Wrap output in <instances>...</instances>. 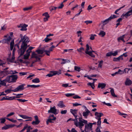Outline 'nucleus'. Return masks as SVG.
<instances>
[{
	"label": "nucleus",
	"instance_id": "nucleus-1",
	"mask_svg": "<svg viewBox=\"0 0 132 132\" xmlns=\"http://www.w3.org/2000/svg\"><path fill=\"white\" fill-rule=\"evenodd\" d=\"M70 111L75 118V119L72 120L74 121V124L76 127H79L80 129L81 130V128L84 126V123H87V121L83 119L82 118L81 115L80 117L77 115V110H73L71 109L70 110Z\"/></svg>",
	"mask_w": 132,
	"mask_h": 132
},
{
	"label": "nucleus",
	"instance_id": "nucleus-2",
	"mask_svg": "<svg viewBox=\"0 0 132 132\" xmlns=\"http://www.w3.org/2000/svg\"><path fill=\"white\" fill-rule=\"evenodd\" d=\"M29 38L26 35H24L19 41V43L22 42V43L20 49L18 50V54L19 57H20L23 55L26 51V50L28 46L27 44L29 42Z\"/></svg>",
	"mask_w": 132,
	"mask_h": 132
},
{
	"label": "nucleus",
	"instance_id": "nucleus-3",
	"mask_svg": "<svg viewBox=\"0 0 132 132\" xmlns=\"http://www.w3.org/2000/svg\"><path fill=\"white\" fill-rule=\"evenodd\" d=\"M56 119V117H54V114H50L46 121L47 124L48 125L49 123H54V121H55Z\"/></svg>",
	"mask_w": 132,
	"mask_h": 132
},
{
	"label": "nucleus",
	"instance_id": "nucleus-4",
	"mask_svg": "<svg viewBox=\"0 0 132 132\" xmlns=\"http://www.w3.org/2000/svg\"><path fill=\"white\" fill-rule=\"evenodd\" d=\"M25 85V84H22L21 85H19L16 88L13 90H12V91L14 92H16L19 91H22L24 89V86Z\"/></svg>",
	"mask_w": 132,
	"mask_h": 132
},
{
	"label": "nucleus",
	"instance_id": "nucleus-5",
	"mask_svg": "<svg viewBox=\"0 0 132 132\" xmlns=\"http://www.w3.org/2000/svg\"><path fill=\"white\" fill-rule=\"evenodd\" d=\"M48 113H52L55 115H56L58 113L57 111V109L55 106L51 107L50 110H48Z\"/></svg>",
	"mask_w": 132,
	"mask_h": 132
},
{
	"label": "nucleus",
	"instance_id": "nucleus-6",
	"mask_svg": "<svg viewBox=\"0 0 132 132\" xmlns=\"http://www.w3.org/2000/svg\"><path fill=\"white\" fill-rule=\"evenodd\" d=\"M84 108L85 109V111H84L82 113V114L83 116L84 117L85 119H87V117L89 115V114L90 113V111L87 109L86 106H84Z\"/></svg>",
	"mask_w": 132,
	"mask_h": 132
},
{
	"label": "nucleus",
	"instance_id": "nucleus-7",
	"mask_svg": "<svg viewBox=\"0 0 132 132\" xmlns=\"http://www.w3.org/2000/svg\"><path fill=\"white\" fill-rule=\"evenodd\" d=\"M32 129L31 126H28V125L27 124H26L24 126L23 128L19 132H23L25 129H27L26 132H30V130Z\"/></svg>",
	"mask_w": 132,
	"mask_h": 132
},
{
	"label": "nucleus",
	"instance_id": "nucleus-8",
	"mask_svg": "<svg viewBox=\"0 0 132 132\" xmlns=\"http://www.w3.org/2000/svg\"><path fill=\"white\" fill-rule=\"evenodd\" d=\"M28 27V25L24 24H20L17 25L18 28H21L20 29L21 31H26L27 30V27Z\"/></svg>",
	"mask_w": 132,
	"mask_h": 132
},
{
	"label": "nucleus",
	"instance_id": "nucleus-9",
	"mask_svg": "<svg viewBox=\"0 0 132 132\" xmlns=\"http://www.w3.org/2000/svg\"><path fill=\"white\" fill-rule=\"evenodd\" d=\"M84 124H86L85 126V131H86L87 129V130H88L89 131H90L92 130V127L93 126L92 125V123H89L87 124V123H84Z\"/></svg>",
	"mask_w": 132,
	"mask_h": 132
},
{
	"label": "nucleus",
	"instance_id": "nucleus-10",
	"mask_svg": "<svg viewBox=\"0 0 132 132\" xmlns=\"http://www.w3.org/2000/svg\"><path fill=\"white\" fill-rule=\"evenodd\" d=\"M43 16H45L43 19V20L44 22H46L48 20V19L50 17V15L47 12H45L43 14Z\"/></svg>",
	"mask_w": 132,
	"mask_h": 132
},
{
	"label": "nucleus",
	"instance_id": "nucleus-11",
	"mask_svg": "<svg viewBox=\"0 0 132 132\" xmlns=\"http://www.w3.org/2000/svg\"><path fill=\"white\" fill-rule=\"evenodd\" d=\"M103 115L102 113H100L97 112L95 113V115L96 116L95 118L96 119H101V117Z\"/></svg>",
	"mask_w": 132,
	"mask_h": 132
},
{
	"label": "nucleus",
	"instance_id": "nucleus-12",
	"mask_svg": "<svg viewBox=\"0 0 132 132\" xmlns=\"http://www.w3.org/2000/svg\"><path fill=\"white\" fill-rule=\"evenodd\" d=\"M12 82H14L16 81L18 77L17 75H11Z\"/></svg>",
	"mask_w": 132,
	"mask_h": 132
},
{
	"label": "nucleus",
	"instance_id": "nucleus-13",
	"mask_svg": "<svg viewBox=\"0 0 132 132\" xmlns=\"http://www.w3.org/2000/svg\"><path fill=\"white\" fill-rule=\"evenodd\" d=\"M110 21V18H108L102 21L101 23L103 24V26L107 24Z\"/></svg>",
	"mask_w": 132,
	"mask_h": 132
},
{
	"label": "nucleus",
	"instance_id": "nucleus-14",
	"mask_svg": "<svg viewBox=\"0 0 132 132\" xmlns=\"http://www.w3.org/2000/svg\"><path fill=\"white\" fill-rule=\"evenodd\" d=\"M132 84V81L129 79L127 78L125 82V84L126 86H129Z\"/></svg>",
	"mask_w": 132,
	"mask_h": 132
},
{
	"label": "nucleus",
	"instance_id": "nucleus-15",
	"mask_svg": "<svg viewBox=\"0 0 132 132\" xmlns=\"http://www.w3.org/2000/svg\"><path fill=\"white\" fill-rule=\"evenodd\" d=\"M14 125H6L5 126L3 127L2 128V130H6L14 127Z\"/></svg>",
	"mask_w": 132,
	"mask_h": 132
},
{
	"label": "nucleus",
	"instance_id": "nucleus-16",
	"mask_svg": "<svg viewBox=\"0 0 132 132\" xmlns=\"http://www.w3.org/2000/svg\"><path fill=\"white\" fill-rule=\"evenodd\" d=\"M106 84L105 83H98V87L101 88L102 89L104 88L106 86Z\"/></svg>",
	"mask_w": 132,
	"mask_h": 132
},
{
	"label": "nucleus",
	"instance_id": "nucleus-17",
	"mask_svg": "<svg viewBox=\"0 0 132 132\" xmlns=\"http://www.w3.org/2000/svg\"><path fill=\"white\" fill-rule=\"evenodd\" d=\"M125 35H123L122 36H121L119 37L117 39V40L118 42H120V40H122L124 43L125 42V41L124 39V37L125 36Z\"/></svg>",
	"mask_w": 132,
	"mask_h": 132
},
{
	"label": "nucleus",
	"instance_id": "nucleus-18",
	"mask_svg": "<svg viewBox=\"0 0 132 132\" xmlns=\"http://www.w3.org/2000/svg\"><path fill=\"white\" fill-rule=\"evenodd\" d=\"M124 72L123 71H122L120 69H119L118 71L112 74L111 75L112 76H115L118 73L121 74L123 73Z\"/></svg>",
	"mask_w": 132,
	"mask_h": 132
},
{
	"label": "nucleus",
	"instance_id": "nucleus-19",
	"mask_svg": "<svg viewBox=\"0 0 132 132\" xmlns=\"http://www.w3.org/2000/svg\"><path fill=\"white\" fill-rule=\"evenodd\" d=\"M110 89H111L110 92L111 95L113 97H117V96L115 94L114 89L113 88H110Z\"/></svg>",
	"mask_w": 132,
	"mask_h": 132
},
{
	"label": "nucleus",
	"instance_id": "nucleus-20",
	"mask_svg": "<svg viewBox=\"0 0 132 132\" xmlns=\"http://www.w3.org/2000/svg\"><path fill=\"white\" fill-rule=\"evenodd\" d=\"M57 105L61 108H64L65 107V105L63 104V102L62 101H60Z\"/></svg>",
	"mask_w": 132,
	"mask_h": 132
},
{
	"label": "nucleus",
	"instance_id": "nucleus-21",
	"mask_svg": "<svg viewBox=\"0 0 132 132\" xmlns=\"http://www.w3.org/2000/svg\"><path fill=\"white\" fill-rule=\"evenodd\" d=\"M40 86V85H27V87H30L32 88H36L39 87Z\"/></svg>",
	"mask_w": 132,
	"mask_h": 132
},
{
	"label": "nucleus",
	"instance_id": "nucleus-22",
	"mask_svg": "<svg viewBox=\"0 0 132 132\" xmlns=\"http://www.w3.org/2000/svg\"><path fill=\"white\" fill-rule=\"evenodd\" d=\"M51 72L53 73V75H54V76L55 75H59L61 73V70H59V71H52Z\"/></svg>",
	"mask_w": 132,
	"mask_h": 132
},
{
	"label": "nucleus",
	"instance_id": "nucleus-23",
	"mask_svg": "<svg viewBox=\"0 0 132 132\" xmlns=\"http://www.w3.org/2000/svg\"><path fill=\"white\" fill-rule=\"evenodd\" d=\"M6 81L9 82H11V75L7 76L5 79Z\"/></svg>",
	"mask_w": 132,
	"mask_h": 132
},
{
	"label": "nucleus",
	"instance_id": "nucleus-24",
	"mask_svg": "<svg viewBox=\"0 0 132 132\" xmlns=\"http://www.w3.org/2000/svg\"><path fill=\"white\" fill-rule=\"evenodd\" d=\"M19 116L21 117L22 118L24 119H28L29 118H31L30 117H29L25 115H23L21 114H19Z\"/></svg>",
	"mask_w": 132,
	"mask_h": 132
},
{
	"label": "nucleus",
	"instance_id": "nucleus-25",
	"mask_svg": "<svg viewBox=\"0 0 132 132\" xmlns=\"http://www.w3.org/2000/svg\"><path fill=\"white\" fill-rule=\"evenodd\" d=\"M105 32L104 31L101 30L100 31V32L99 34V35L103 37L105 35Z\"/></svg>",
	"mask_w": 132,
	"mask_h": 132
},
{
	"label": "nucleus",
	"instance_id": "nucleus-26",
	"mask_svg": "<svg viewBox=\"0 0 132 132\" xmlns=\"http://www.w3.org/2000/svg\"><path fill=\"white\" fill-rule=\"evenodd\" d=\"M122 57V56L120 55L119 57L117 58L114 57L113 58V61H119Z\"/></svg>",
	"mask_w": 132,
	"mask_h": 132
},
{
	"label": "nucleus",
	"instance_id": "nucleus-27",
	"mask_svg": "<svg viewBox=\"0 0 132 132\" xmlns=\"http://www.w3.org/2000/svg\"><path fill=\"white\" fill-rule=\"evenodd\" d=\"M34 48V47L32 46L30 47L26 51L27 53L30 54V53L31 52L32 50Z\"/></svg>",
	"mask_w": 132,
	"mask_h": 132
},
{
	"label": "nucleus",
	"instance_id": "nucleus-28",
	"mask_svg": "<svg viewBox=\"0 0 132 132\" xmlns=\"http://www.w3.org/2000/svg\"><path fill=\"white\" fill-rule=\"evenodd\" d=\"M32 82L35 83H38L40 82V81L39 79L38 78H36L33 79L32 80Z\"/></svg>",
	"mask_w": 132,
	"mask_h": 132
},
{
	"label": "nucleus",
	"instance_id": "nucleus-29",
	"mask_svg": "<svg viewBox=\"0 0 132 132\" xmlns=\"http://www.w3.org/2000/svg\"><path fill=\"white\" fill-rule=\"evenodd\" d=\"M111 52V56L113 55L114 56H115L118 54V50H116L115 51L114 53L112 51Z\"/></svg>",
	"mask_w": 132,
	"mask_h": 132
},
{
	"label": "nucleus",
	"instance_id": "nucleus-30",
	"mask_svg": "<svg viewBox=\"0 0 132 132\" xmlns=\"http://www.w3.org/2000/svg\"><path fill=\"white\" fill-rule=\"evenodd\" d=\"M87 85L89 86H90L93 89H94L95 87L94 82H93V83H92L90 82L88 83Z\"/></svg>",
	"mask_w": 132,
	"mask_h": 132
},
{
	"label": "nucleus",
	"instance_id": "nucleus-31",
	"mask_svg": "<svg viewBox=\"0 0 132 132\" xmlns=\"http://www.w3.org/2000/svg\"><path fill=\"white\" fill-rule=\"evenodd\" d=\"M12 39V37L10 36H9L7 38L5 39L6 43L9 44Z\"/></svg>",
	"mask_w": 132,
	"mask_h": 132
},
{
	"label": "nucleus",
	"instance_id": "nucleus-32",
	"mask_svg": "<svg viewBox=\"0 0 132 132\" xmlns=\"http://www.w3.org/2000/svg\"><path fill=\"white\" fill-rule=\"evenodd\" d=\"M129 16V14H128V13L127 12L126 13H123L121 15V17H125L126 18H127L128 16Z\"/></svg>",
	"mask_w": 132,
	"mask_h": 132
},
{
	"label": "nucleus",
	"instance_id": "nucleus-33",
	"mask_svg": "<svg viewBox=\"0 0 132 132\" xmlns=\"http://www.w3.org/2000/svg\"><path fill=\"white\" fill-rule=\"evenodd\" d=\"M3 73L4 75H7L9 74H11V71L6 70H5L4 71Z\"/></svg>",
	"mask_w": 132,
	"mask_h": 132
},
{
	"label": "nucleus",
	"instance_id": "nucleus-34",
	"mask_svg": "<svg viewBox=\"0 0 132 132\" xmlns=\"http://www.w3.org/2000/svg\"><path fill=\"white\" fill-rule=\"evenodd\" d=\"M30 55V54L26 53L24 55V59H28Z\"/></svg>",
	"mask_w": 132,
	"mask_h": 132
},
{
	"label": "nucleus",
	"instance_id": "nucleus-35",
	"mask_svg": "<svg viewBox=\"0 0 132 132\" xmlns=\"http://www.w3.org/2000/svg\"><path fill=\"white\" fill-rule=\"evenodd\" d=\"M86 51L85 52V53L86 54L87 53V52H88L89 51H88V50H89V45L88 44H87L86 45Z\"/></svg>",
	"mask_w": 132,
	"mask_h": 132
},
{
	"label": "nucleus",
	"instance_id": "nucleus-36",
	"mask_svg": "<svg viewBox=\"0 0 132 132\" xmlns=\"http://www.w3.org/2000/svg\"><path fill=\"white\" fill-rule=\"evenodd\" d=\"M125 5H124L123 6L120 7L119 8V9L115 11V12H114V13L115 14H119L118 13H117V12L119 11L121 9L123 8L124 7H125Z\"/></svg>",
	"mask_w": 132,
	"mask_h": 132
},
{
	"label": "nucleus",
	"instance_id": "nucleus-37",
	"mask_svg": "<svg viewBox=\"0 0 132 132\" xmlns=\"http://www.w3.org/2000/svg\"><path fill=\"white\" fill-rule=\"evenodd\" d=\"M32 8V6H30L29 7L24 8L23 9V10L24 11H27L31 9Z\"/></svg>",
	"mask_w": 132,
	"mask_h": 132
},
{
	"label": "nucleus",
	"instance_id": "nucleus-38",
	"mask_svg": "<svg viewBox=\"0 0 132 132\" xmlns=\"http://www.w3.org/2000/svg\"><path fill=\"white\" fill-rule=\"evenodd\" d=\"M16 100L19 101L20 102L24 103L25 102L27 101L28 100L25 99H18Z\"/></svg>",
	"mask_w": 132,
	"mask_h": 132
},
{
	"label": "nucleus",
	"instance_id": "nucleus-39",
	"mask_svg": "<svg viewBox=\"0 0 132 132\" xmlns=\"http://www.w3.org/2000/svg\"><path fill=\"white\" fill-rule=\"evenodd\" d=\"M36 52L38 54H42L44 53V51L42 50H38L36 51Z\"/></svg>",
	"mask_w": 132,
	"mask_h": 132
},
{
	"label": "nucleus",
	"instance_id": "nucleus-40",
	"mask_svg": "<svg viewBox=\"0 0 132 132\" xmlns=\"http://www.w3.org/2000/svg\"><path fill=\"white\" fill-rule=\"evenodd\" d=\"M40 122V121H33L32 123V124L33 125H37Z\"/></svg>",
	"mask_w": 132,
	"mask_h": 132
},
{
	"label": "nucleus",
	"instance_id": "nucleus-41",
	"mask_svg": "<svg viewBox=\"0 0 132 132\" xmlns=\"http://www.w3.org/2000/svg\"><path fill=\"white\" fill-rule=\"evenodd\" d=\"M86 54H88L93 57H95V56L91 52H87V53Z\"/></svg>",
	"mask_w": 132,
	"mask_h": 132
},
{
	"label": "nucleus",
	"instance_id": "nucleus-42",
	"mask_svg": "<svg viewBox=\"0 0 132 132\" xmlns=\"http://www.w3.org/2000/svg\"><path fill=\"white\" fill-rule=\"evenodd\" d=\"M77 51L79 52H82V51H84V49L82 47H81L79 49H78Z\"/></svg>",
	"mask_w": 132,
	"mask_h": 132
},
{
	"label": "nucleus",
	"instance_id": "nucleus-43",
	"mask_svg": "<svg viewBox=\"0 0 132 132\" xmlns=\"http://www.w3.org/2000/svg\"><path fill=\"white\" fill-rule=\"evenodd\" d=\"M57 8V7L54 6H52L49 8L50 10L51 11L53 10H56Z\"/></svg>",
	"mask_w": 132,
	"mask_h": 132
},
{
	"label": "nucleus",
	"instance_id": "nucleus-44",
	"mask_svg": "<svg viewBox=\"0 0 132 132\" xmlns=\"http://www.w3.org/2000/svg\"><path fill=\"white\" fill-rule=\"evenodd\" d=\"M6 81L5 80H3L1 81V86L2 85H3L4 86L6 85V83L5 82V81Z\"/></svg>",
	"mask_w": 132,
	"mask_h": 132
},
{
	"label": "nucleus",
	"instance_id": "nucleus-45",
	"mask_svg": "<svg viewBox=\"0 0 132 132\" xmlns=\"http://www.w3.org/2000/svg\"><path fill=\"white\" fill-rule=\"evenodd\" d=\"M131 69L130 68H126L124 69V72L125 73H128V71H131Z\"/></svg>",
	"mask_w": 132,
	"mask_h": 132
},
{
	"label": "nucleus",
	"instance_id": "nucleus-46",
	"mask_svg": "<svg viewBox=\"0 0 132 132\" xmlns=\"http://www.w3.org/2000/svg\"><path fill=\"white\" fill-rule=\"evenodd\" d=\"M96 36V35L95 34H91L90 37V39L92 40H94L95 39V36Z\"/></svg>",
	"mask_w": 132,
	"mask_h": 132
},
{
	"label": "nucleus",
	"instance_id": "nucleus-47",
	"mask_svg": "<svg viewBox=\"0 0 132 132\" xmlns=\"http://www.w3.org/2000/svg\"><path fill=\"white\" fill-rule=\"evenodd\" d=\"M42 56L41 55H37L35 58L38 61H39L40 60V58L39 57H42Z\"/></svg>",
	"mask_w": 132,
	"mask_h": 132
},
{
	"label": "nucleus",
	"instance_id": "nucleus-48",
	"mask_svg": "<svg viewBox=\"0 0 132 132\" xmlns=\"http://www.w3.org/2000/svg\"><path fill=\"white\" fill-rule=\"evenodd\" d=\"M1 123H4L6 121V120L4 118H2L0 119Z\"/></svg>",
	"mask_w": 132,
	"mask_h": 132
},
{
	"label": "nucleus",
	"instance_id": "nucleus-49",
	"mask_svg": "<svg viewBox=\"0 0 132 132\" xmlns=\"http://www.w3.org/2000/svg\"><path fill=\"white\" fill-rule=\"evenodd\" d=\"M37 55L35 53V52H33L32 53L31 57L32 58H35Z\"/></svg>",
	"mask_w": 132,
	"mask_h": 132
},
{
	"label": "nucleus",
	"instance_id": "nucleus-50",
	"mask_svg": "<svg viewBox=\"0 0 132 132\" xmlns=\"http://www.w3.org/2000/svg\"><path fill=\"white\" fill-rule=\"evenodd\" d=\"M84 22L87 25L88 24L91 23L93 22L92 21H91V20L86 21H85Z\"/></svg>",
	"mask_w": 132,
	"mask_h": 132
},
{
	"label": "nucleus",
	"instance_id": "nucleus-51",
	"mask_svg": "<svg viewBox=\"0 0 132 132\" xmlns=\"http://www.w3.org/2000/svg\"><path fill=\"white\" fill-rule=\"evenodd\" d=\"M75 94L73 93H67L65 94V96L67 97L71 96Z\"/></svg>",
	"mask_w": 132,
	"mask_h": 132
},
{
	"label": "nucleus",
	"instance_id": "nucleus-52",
	"mask_svg": "<svg viewBox=\"0 0 132 132\" xmlns=\"http://www.w3.org/2000/svg\"><path fill=\"white\" fill-rule=\"evenodd\" d=\"M80 68L77 66H75V70L78 71H80Z\"/></svg>",
	"mask_w": 132,
	"mask_h": 132
},
{
	"label": "nucleus",
	"instance_id": "nucleus-53",
	"mask_svg": "<svg viewBox=\"0 0 132 132\" xmlns=\"http://www.w3.org/2000/svg\"><path fill=\"white\" fill-rule=\"evenodd\" d=\"M103 61L102 60L98 64V67L100 68H101L102 67V64L103 63Z\"/></svg>",
	"mask_w": 132,
	"mask_h": 132
},
{
	"label": "nucleus",
	"instance_id": "nucleus-54",
	"mask_svg": "<svg viewBox=\"0 0 132 132\" xmlns=\"http://www.w3.org/2000/svg\"><path fill=\"white\" fill-rule=\"evenodd\" d=\"M64 6V5L63 4V2L61 3V4L60 5V6L57 7V8L58 9H62L63 7Z\"/></svg>",
	"mask_w": 132,
	"mask_h": 132
},
{
	"label": "nucleus",
	"instance_id": "nucleus-55",
	"mask_svg": "<svg viewBox=\"0 0 132 132\" xmlns=\"http://www.w3.org/2000/svg\"><path fill=\"white\" fill-rule=\"evenodd\" d=\"M98 120V121H97V125L98 126L101 125V119H97Z\"/></svg>",
	"mask_w": 132,
	"mask_h": 132
},
{
	"label": "nucleus",
	"instance_id": "nucleus-56",
	"mask_svg": "<svg viewBox=\"0 0 132 132\" xmlns=\"http://www.w3.org/2000/svg\"><path fill=\"white\" fill-rule=\"evenodd\" d=\"M44 52L48 56L50 55V51H47V50H45L44 51Z\"/></svg>",
	"mask_w": 132,
	"mask_h": 132
},
{
	"label": "nucleus",
	"instance_id": "nucleus-57",
	"mask_svg": "<svg viewBox=\"0 0 132 132\" xmlns=\"http://www.w3.org/2000/svg\"><path fill=\"white\" fill-rule=\"evenodd\" d=\"M12 91V90L11 89H8L5 90V92L7 94H8L10 93Z\"/></svg>",
	"mask_w": 132,
	"mask_h": 132
},
{
	"label": "nucleus",
	"instance_id": "nucleus-58",
	"mask_svg": "<svg viewBox=\"0 0 132 132\" xmlns=\"http://www.w3.org/2000/svg\"><path fill=\"white\" fill-rule=\"evenodd\" d=\"M109 18H110V20H111L112 19H114V18H117V16H116V15H113L112 16L111 15V16H110Z\"/></svg>",
	"mask_w": 132,
	"mask_h": 132
},
{
	"label": "nucleus",
	"instance_id": "nucleus-59",
	"mask_svg": "<svg viewBox=\"0 0 132 132\" xmlns=\"http://www.w3.org/2000/svg\"><path fill=\"white\" fill-rule=\"evenodd\" d=\"M6 119H7L8 120L14 123L16 122V120H14L13 119H10L9 118H6Z\"/></svg>",
	"mask_w": 132,
	"mask_h": 132
},
{
	"label": "nucleus",
	"instance_id": "nucleus-60",
	"mask_svg": "<svg viewBox=\"0 0 132 132\" xmlns=\"http://www.w3.org/2000/svg\"><path fill=\"white\" fill-rule=\"evenodd\" d=\"M67 111L66 110H62L61 112V113L62 114H65L67 113Z\"/></svg>",
	"mask_w": 132,
	"mask_h": 132
},
{
	"label": "nucleus",
	"instance_id": "nucleus-61",
	"mask_svg": "<svg viewBox=\"0 0 132 132\" xmlns=\"http://www.w3.org/2000/svg\"><path fill=\"white\" fill-rule=\"evenodd\" d=\"M53 76H54V75H53V73H52L47 74L46 76H48V77H51Z\"/></svg>",
	"mask_w": 132,
	"mask_h": 132
},
{
	"label": "nucleus",
	"instance_id": "nucleus-62",
	"mask_svg": "<svg viewBox=\"0 0 132 132\" xmlns=\"http://www.w3.org/2000/svg\"><path fill=\"white\" fill-rule=\"evenodd\" d=\"M81 104L78 103H73V106H76L79 105H81Z\"/></svg>",
	"mask_w": 132,
	"mask_h": 132
},
{
	"label": "nucleus",
	"instance_id": "nucleus-63",
	"mask_svg": "<svg viewBox=\"0 0 132 132\" xmlns=\"http://www.w3.org/2000/svg\"><path fill=\"white\" fill-rule=\"evenodd\" d=\"M6 26L5 24H4L3 26L2 27L1 30H5L6 29Z\"/></svg>",
	"mask_w": 132,
	"mask_h": 132
},
{
	"label": "nucleus",
	"instance_id": "nucleus-64",
	"mask_svg": "<svg viewBox=\"0 0 132 132\" xmlns=\"http://www.w3.org/2000/svg\"><path fill=\"white\" fill-rule=\"evenodd\" d=\"M127 12L128 14H129V16L131 15H132V9L130 10H129Z\"/></svg>",
	"mask_w": 132,
	"mask_h": 132
}]
</instances>
